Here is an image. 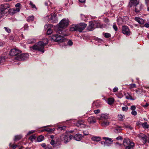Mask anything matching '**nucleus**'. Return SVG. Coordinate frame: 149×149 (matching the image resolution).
Instances as JSON below:
<instances>
[{"label":"nucleus","mask_w":149,"mask_h":149,"mask_svg":"<svg viewBox=\"0 0 149 149\" xmlns=\"http://www.w3.org/2000/svg\"><path fill=\"white\" fill-rule=\"evenodd\" d=\"M60 28H58L56 32L61 34H54L51 36V39L52 41L57 42H65L67 41V39L64 37L67 36L65 32L63 31L61 28H65L69 25V20L68 19H63L58 24Z\"/></svg>","instance_id":"1"},{"label":"nucleus","mask_w":149,"mask_h":149,"mask_svg":"<svg viewBox=\"0 0 149 149\" xmlns=\"http://www.w3.org/2000/svg\"><path fill=\"white\" fill-rule=\"evenodd\" d=\"M45 40L46 41L45 43H44L42 41H40L37 44L31 47L30 48L44 53V47L48 42V40L47 39H45Z\"/></svg>","instance_id":"2"},{"label":"nucleus","mask_w":149,"mask_h":149,"mask_svg":"<svg viewBox=\"0 0 149 149\" xmlns=\"http://www.w3.org/2000/svg\"><path fill=\"white\" fill-rule=\"evenodd\" d=\"M104 27V24L96 22H90L89 25L87 28L89 31H92L96 28H102Z\"/></svg>","instance_id":"3"},{"label":"nucleus","mask_w":149,"mask_h":149,"mask_svg":"<svg viewBox=\"0 0 149 149\" xmlns=\"http://www.w3.org/2000/svg\"><path fill=\"white\" fill-rule=\"evenodd\" d=\"M9 4H4L0 5V18L4 17L8 12V8H10Z\"/></svg>","instance_id":"4"},{"label":"nucleus","mask_w":149,"mask_h":149,"mask_svg":"<svg viewBox=\"0 0 149 149\" xmlns=\"http://www.w3.org/2000/svg\"><path fill=\"white\" fill-rule=\"evenodd\" d=\"M46 20L48 21H51L52 23H57L58 22V19L57 15L55 13L54 14L52 13L49 15H47L46 17Z\"/></svg>","instance_id":"5"},{"label":"nucleus","mask_w":149,"mask_h":149,"mask_svg":"<svg viewBox=\"0 0 149 149\" xmlns=\"http://www.w3.org/2000/svg\"><path fill=\"white\" fill-rule=\"evenodd\" d=\"M137 136L140 140L142 141L143 144L146 143L148 141L149 143V136H147L144 134L140 133Z\"/></svg>","instance_id":"6"},{"label":"nucleus","mask_w":149,"mask_h":149,"mask_svg":"<svg viewBox=\"0 0 149 149\" xmlns=\"http://www.w3.org/2000/svg\"><path fill=\"white\" fill-rule=\"evenodd\" d=\"M29 55L28 54L23 53L19 55L15 58L16 60L19 61H24L28 59Z\"/></svg>","instance_id":"7"},{"label":"nucleus","mask_w":149,"mask_h":149,"mask_svg":"<svg viewBox=\"0 0 149 149\" xmlns=\"http://www.w3.org/2000/svg\"><path fill=\"white\" fill-rule=\"evenodd\" d=\"M22 52L21 50L16 49L14 48L11 49L9 54L11 56H17Z\"/></svg>","instance_id":"8"},{"label":"nucleus","mask_w":149,"mask_h":149,"mask_svg":"<svg viewBox=\"0 0 149 149\" xmlns=\"http://www.w3.org/2000/svg\"><path fill=\"white\" fill-rule=\"evenodd\" d=\"M86 24L84 23H80L77 24V31L80 32H82L86 26Z\"/></svg>","instance_id":"9"},{"label":"nucleus","mask_w":149,"mask_h":149,"mask_svg":"<svg viewBox=\"0 0 149 149\" xmlns=\"http://www.w3.org/2000/svg\"><path fill=\"white\" fill-rule=\"evenodd\" d=\"M75 124L77 126L81 128H86L87 127L84 120H79L75 123Z\"/></svg>","instance_id":"10"},{"label":"nucleus","mask_w":149,"mask_h":149,"mask_svg":"<svg viewBox=\"0 0 149 149\" xmlns=\"http://www.w3.org/2000/svg\"><path fill=\"white\" fill-rule=\"evenodd\" d=\"M122 33L126 35L129 36L131 34V32L128 27L127 26H123L122 27Z\"/></svg>","instance_id":"11"},{"label":"nucleus","mask_w":149,"mask_h":149,"mask_svg":"<svg viewBox=\"0 0 149 149\" xmlns=\"http://www.w3.org/2000/svg\"><path fill=\"white\" fill-rule=\"evenodd\" d=\"M8 14L13 15L14 14L19 12L20 11V9L19 8H14L13 9L8 8Z\"/></svg>","instance_id":"12"},{"label":"nucleus","mask_w":149,"mask_h":149,"mask_svg":"<svg viewBox=\"0 0 149 149\" xmlns=\"http://www.w3.org/2000/svg\"><path fill=\"white\" fill-rule=\"evenodd\" d=\"M103 139L105 140V145L107 146H109L113 143V141L111 138L108 137H103Z\"/></svg>","instance_id":"13"},{"label":"nucleus","mask_w":149,"mask_h":149,"mask_svg":"<svg viewBox=\"0 0 149 149\" xmlns=\"http://www.w3.org/2000/svg\"><path fill=\"white\" fill-rule=\"evenodd\" d=\"M135 12L137 13L139 12L143 8V6L141 3H139L135 4Z\"/></svg>","instance_id":"14"},{"label":"nucleus","mask_w":149,"mask_h":149,"mask_svg":"<svg viewBox=\"0 0 149 149\" xmlns=\"http://www.w3.org/2000/svg\"><path fill=\"white\" fill-rule=\"evenodd\" d=\"M60 139L62 141H64L65 143L69 142L68 139V136L67 135L62 134L60 136Z\"/></svg>","instance_id":"15"},{"label":"nucleus","mask_w":149,"mask_h":149,"mask_svg":"<svg viewBox=\"0 0 149 149\" xmlns=\"http://www.w3.org/2000/svg\"><path fill=\"white\" fill-rule=\"evenodd\" d=\"M132 143H134L131 142L128 138H125L123 141V144L124 146H130V144Z\"/></svg>","instance_id":"16"},{"label":"nucleus","mask_w":149,"mask_h":149,"mask_svg":"<svg viewBox=\"0 0 149 149\" xmlns=\"http://www.w3.org/2000/svg\"><path fill=\"white\" fill-rule=\"evenodd\" d=\"M83 137V136H82L81 134H77L74 136V139L76 141H79L81 140Z\"/></svg>","instance_id":"17"},{"label":"nucleus","mask_w":149,"mask_h":149,"mask_svg":"<svg viewBox=\"0 0 149 149\" xmlns=\"http://www.w3.org/2000/svg\"><path fill=\"white\" fill-rule=\"evenodd\" d=\"M139 2V0H130L128 6L130 7H131L133 5L138 3Z\"/></svg>","instance_id":"18"},{"label":"nucleus","mask_w":149,"mask_h":149,"mask_svg":"<svg viewBox=\"0 0 149 149\" xmlns=\"http://www.w3.org/2000/svg\"><path fill=\"white\" fill-rule=\"evenodd\" d=\"M87 120L90 124L94 123L96 122V120L95 118L93 116H91L89 117Z\"/></svg>","instance_id":"19"},{"label":"nucleus","mask_w":149,"mask_h":149,"mask_svg":"<svg viewBox=\"0 0 149 149\" xmlns=\"http://www.w3.org/2000/svg\"><path fill=\"white\" fill-rule=\"evenodd\" d=\"M125 98L128 100H134L136 99V97H132L131 95L129 93L125 94Z\"/></svg>","instance_id":"20"},{"label":"nucleus","mask_w":149,"mask_h":149,"mask_svg":"<svg viewBox=\"0 0 149 149\" xmlns=\"http://www.w3.org/2000/svg\"><path fill=\"white\" fill-rule=\"evenodd\" d=\"M135 20L137 21L139 23L141 24H143L144 23V21L142 19H141L138 17H135Z\"/></svg>","instance_id":"21"},{"label":"nucleus","mask_w":149,"mask_h":149,"mask_svg":"<svg viewBox=\"0 0 149 149\" xmlns=\"http://www.w3.org/2000/svg\"><path fill=\"white\" fill-rule=\"evenodd\" d=\"M110 123V122L109 121L107 120H104L101 123V125L102 127H107L109 125Z\"/></svg>","instance_id":"22"},{"label":"nucleus","mask_w":149,"mask_h":149,"mask_svg":"<svg viewBox=\"0 0 149 149\" xmlns=\"http://www.w3.org/2000/svg\"><path fill=\"white\" fill-rule=\"evenodd\" d=\"M121 127L120 126H117L115 127L114 130V132L116 133H118L121 132Z\"/></svg>","instance_id":"23"},{"label":"nucleus","mask_w":149,"mask_h":149,"mask_svg":"<svg viewBox=\"0 0 149 149\" xmlns=\"http://www.w3.org/2000/svg\"><path fill=\"white\" fill-rule=\"evenodd\" d=\"M77 25H72L70 28V31H77Z\"/></svg>","instance_id":"24"},{"label":"nucleus","mask_w":149,"mask_h":149,"mask_svg":"<svg viewBox=\"0 0 149 149\" xmlns=\"http://www.w3.org/2000/svg\"><path fill=\"white\" fill-rule=\"evenodd\" d=\"M100 101L97 100L93 102V106H95L97 108H98L100 107Z\"/></svg>","instance_id":"25"},{"label":"nucleus","mask_w":149,"mask_h":149,"mask_svg":"<svg viewBox=\"0 0 149 149\" xmlns=\"http://www.w3.org/2000/svg\"><path fill=\"white\" fill-rule=\"evenodd\" d=\"M134 143H132L130 144V146H125V149H134Z\"/></svg>","instance_id":"26"},{"label":"nucleus","mask_w":149,"mask_h":149,"mask_svg":"<svg viewBox=\"0 0 149 149\" xmlns=\"http://www.w3.org/2000/svg\"><path fill=\"white\" fill-rule=\"evenodd\" d=\"M108 118V116L104 114H102L101 115L100 119L102 120L103 119H107Z\"/></svg>","instance_id":"27"},{"label":"nucleus","mask_w":149,"mask_h":149,"mask_svg":"<svg viewBox=\"0 0 149 149\" xmlns=\"http://www.w3.org/2000/svg\"><path fill=\"white\" fill-rule=\"evenodd\" d=\"M5 61V57L0 56V65L3 64Z\"/></svg>","instance_id":"28"},{"label":"nucleus","mask_w":149,"mask_h":149,"mask_svg":"<svg viewBox=\"0 0 149 149\" xmlns=\"http://www.w3.org/2000/svg\"><path fill=\"white\" fill-rule=\"evenodd\" d=\"M92 140L93 141L98 142L101 140V138L100 137H93L92 138Z\"/></svg>","instance_id":"29"},{"label":"nucleus","mask_w":149,"mask_h":149,"mask_svg":"<svg viewBox=\"0 0 149 149\" xmlns=\"http://www.w3.org/2000/svg\"><path fill=\"white\" fill-rule=\"evenodd\" d=\"M117 23L118 25H120L123 24V19L121 17L118 18L117 19Z\"/></svg>","instance_id":"30"},{"label":"nucleus","mask_w":149,"mask_h":149,"mask_svg":"<svg viewBox=\"0 0 149 149\" xmlns=\"http://www.w3.org/2000/svg\"><path fill=\"white\" fill-rule=\"evenodd\" d=\"M34 19V17L33 16H30L28 17L27 20L28 22H30L33 21Z\"/></svg>","instance_id":"31"},{"label":"nucleus","mask_w":149,"mask_h":149,"mask_svg":"<svg viewBox=\"0 0 149 149\" xmlns=\"http://www.w3.org/2000/svg\"><path fill=\"white\" fill-rule=\"evenodd\" d=\"M114 102V99L113 98H109L108 100V104L109 105L112 104Z\"/></svg>","instance_id":"32"},{"label":"nucleus","mask_w":149,"mask_h":149,"mask_svg":"<svg viewBox=\"0 0 149 149\" xmlns=\"http://www.w3.org/2000/svg\"><path fill=\"white\" fill-rule=\"evenodd\" d=\"M142 126L145 129H147L149 127V125L147 124L146 122H145L144 123L142 124Z\"/></svg>","instance_id":"33"},{"label":"nucleus","mask_w":149,"mask_h":149,"mask_svg":"<svg viewBox=\"0 0 149 149\" xmlns=\"http://www.w3.org/2000/svg\"><path fill=\"white\" fill-rule=\"evenodd\" d=\"M22 138V136L20 135H17L15 136V139H14V141H16Z\"/></svg>","instance_id":"34"},{"label":"nucleus","mask_w":149,"mask_h":149,"mask_svg":"<svg viewBox=\"0 0 149 149\" xmlns=\"http://www.w3.org/2000/svg\"><path fill=\"white\" fill-rule=\"evenodd\" d=\"M118 118L119 120L120 121H122L123 120L124 118V115H122L120 114H118Z\"/></svg>","instance_id":"35"},{"label":"nucleus","mask_w":149,"mask_h":149,"mask_svg":"<svg viewBox=\"0 0 149 149\" xmlns=\"http://www.w3.org/2000/svg\"><path fill=\"white\" fill-rule=\"evenodd\" d=\"M54 129H49V128H48V129H44L43 130H42V132H44V131H47L48 132H52V131H54Z\"/></svg>","instance_id":"36"},{"label":"nucleus","mask_w":149,"mask_h":149,"mask_svg":"<svg viewBox=\"0 0 149 149\" xmlns=\"http://www.w3.org/2000/svg\"><path fill=\"white\" fill-rule=\"evenodd\" d=\"M43 136L42 135H41L38 137L37 139V140L38 142H40L43 140Z\"/></svg>","instance_id":"37"},{"label":"nucleus","mask_w":149,"mask_h":149,"mask_svg":"<svg viewBox=\"0 0 149 149\" xmlns=\"http://www.w3.org/2000/svg\"><path fill=\"white\" fill-rule=\"evenodd\" d=\"M29 5L31 6V7L32 8H35L36 10H37V8L36 7V6L35 5L33 4V2L32 1H30Z\"/></svg>","instance_id":"38"},{"label":"nucleus","mask_w":149,"mask_h":149,"mask_svg":"<svg viewBox=\"0 0 149 149\" xmlns=\"http://www.w3.org/2000/svg\"><path fill=\"white\" fill-rule=\"evenodd\" d=\"M52 32V31L50 29H48L47 32V35H49L51 34Z\"/></svg>","instance_id":"39"},{"label":"nucleus","mask_w":149,"mask_h":149,"mask_svg":"<svg viewBox=\"0 0 149 149\" xmlns=\"http://www.w3.org/2000/svg\"><path fill=\"white\" fill-rule=\"evenodd\" d=\"M36 138L35 136L34 135H33L29 137V140L32 141L33 140L35 139Z\"/></svg>","instance_id":"40"},{"label":"nucleus","mask_w":149,"mask_h":149,"mask_svg":"<svg viewBox=\"0 0 149 149\" xmlns=\"http://www.w3.org/2000/svg\"><path fill=\"white\" fill-rule=\"evenodd\" d=\"M104 36L105 38H108L111 37V35L109 33H104Z\"/></svg>","instance_id":"41"},{"label":"nucleus","mask_w":149,"mask_h":149,"mask_svg":"<svg viewBox=\"0 0 149 149\" xmlns=\"http://www.w3.org/2000/svg\"><path fill=\"white\" fill-rule=\"evenodd\" d=\"M35 42V40L34 39H29L28 40L29 44L33 43Z\"/></svg>","instance_id":"42"},{"label":"nucleus","mask_w":149,"mask_h":149,"mask_svg":"<svg viewBox=\"0 0 149 149\" xmlns=\"http://www.w3.org/2000/svg\"><path fill=\"white\" fill-rule=\"evenodd\" d=\"M4 28L5 29V30L8 33H10L11 32V30L9 28L6 27H4Z\"/></svg>","instance_id":"43"},{"label":"nucleus","mask_w":149,"mask_h":149,"mask_svg":"<svg viewBox=\"0 0 149 149\" xmlns=\"http://www.w3.org/2000/svg\"><path fill=\"white\" fill-rule=\"evenodd\" d=\"M9 146L10 147H12L13 149H15L17 146V145H11V143H10Z\"/></svg>","instance_id":"44"},{"label":"nucleus","mask_w":149,"mask_h":149,"mask_svg":"<svg viewBox=\"0 0 149 149\" xmlns=\"http://www.w3.org/2000/svg\"><path fill=\"white\" fill-rule=\"evenodd\" d=\"M128 109V107L127 106L123 107L122 108V110L123 111H127Z\"/></svg>","instance_id":"45"},{"label":"nucleus","mask_w":149,"mask_h":149,"mask_svg":"<svg viewBox=\"0 0 149 149\" xmlns=\"http://www.w3.org/2000/svg\"><path fill=\"white\" fill-rule=\"evenodd\" d=\"M66 128V126H63L62 127H59L58 129L60 130H65Z\"/></svg>","instance_id":"46"},{"label":"nucleus","mask_w":149,"mask_h":149,"mask_svg":"<svg viewBox=\"0 0 149 149\" xmlns=\"http://www.w3.org/2000/svg\"><path fill=\"white\" fill-rule=\"evenodd\" d=\"M131 114L133 115L136 116L137 115V112L136 111H132L131 112Z\"/></svg>","instance_id":"47"},{"label":"nucleus","mask_w":149,"mask_h":149,"mask_svg":"<svg viewBox=\"0 0 149 149\" xmlns=\"http://www.w3.org/2000/svg\"><path fill=\"white\" fill-rule=\"evenodd\" d=\"M136 87V85L135 84H131L130 85V88L131 89L132 88H135Z\"/></svg>","instance_id":"48"},{"label":"nucleus","mask_w":149,"mask_h":149,"mask_svg":"<svg viewBox=\"0 0 149 149\" xmlns=\"http://www.w3.org/2000/svg\"><path fill=\"white\" fill-rule=\"evenodd\" d=\"M113 29L115 30V31H116L118 30V28L117 26L115 24H113Z\"/></svg>","instance_id":"49"},{"label":"nucleus","mask_w":149,"mask_h":149,"mask_svg":"<svg viewBox=\"0 0 149 149\" xmlns=\"http://www.w3.org/2000/svg\"><path fill=\"white\" fill-rule=\"evenodd\" d=\"M136 109V107L135 105H132L130 107L132 111Z\"/></svg>","instance_id":"50"},{"label":"nucleus","mask_w":149,"mask_h":149,"mask_svg":"<svg viewBox=\"0 0 149 149\" xmlns=\"http://www.w3.org/2000/svg\"><path fill=\"white\" fill-rule=\"evenodd\" d=\"M94 112L95 114H97L98 113H100V110L99 109L96 110H94Z\"/></svg>","instance_id":"51"},{"label":"nucleus","mask_w":149,"mask_h":149,"mask_svg":"<svg viewBox=\"0 0 149 149\" xmlns=\"http://www.w3.org/2000/svg\"><path fill=\"white\" fill-rule=\"evenodd\" d=\"M68 44L70 46H71L72 45L73 42L69 40L68 42Z\"/></svg>","instance_id":"52"},{"label":"nucleus","mask_w":149,"mask_h":149,"mask_svg":"<svg viewBox=\"0 0 149 149\" xmlns=\"http://www.w3.org/2000/svg\"><path fill=\"white\" fill-rule=\"evenodd\" d=\"M83 133L84 135H86L89 134V133L87 131H84L83 132Z\"/></svg>","instance_id":"53"},{"label":"nucleus","mask_w":149,"mask_h":149,"mask_svg":"<svg viewBox=\"0 0 149 149\" xmlns=\"http://www.w3.org/2000/svg\"><path fill=\"white\" fill-rule=\"evenodd\" d=\"M116 139L117 140H122L123 139V138L121 136H119L117 137Z\"/></svg>","instance_id":"54"},{"label":"nucleus","mask_w":149,"mask_h":149,"mask_svg":"<svg viewBox=\"0 0 149 149\" xmlns=\"http://www.w3.org/2000/svg\"><path fill=\"white\" fill-rule=\"evenodd\" d=\"M73 137V136L72 135H71L69 136L68 137V139L69 140V141H70L72 139V138Z\"/></svg>","instance_id":"55"},{"label":"nucleus","mask_w":149,"mask_h":149,"mask_svg":"<svg viewBox=\"0 0 149 149\" xmlns=\"http://www.w3.org/2000/svg\"><path fill=\"white\" fill-rule=\"evenodd\" d=\"M118 90L117 87H115L113 89V92H117Z\"/></svg>","instance_id":"56"},{"label":"nucleus","mask_w":149,"mask_h":149,"mask_svg":"<svg viewBox=\"0 0 149 149\" xmlns=\"http://www.w3.org/2000/svg\"><path fill=\"white\" fill-rule=\"evenodd\" d=\"M55 142L54 140H51V141L50 142V144L52 145H54L55 144Z\"/></svg>","instance_id":"57"},{"label":"nucleus","mask_w":149,"mask_h":149,"mask_svg":"<svg viewBox=\"0 0 149 149\" xmlns=\"http://www.w3.org/2000/svg\"><path fill=\"white\" fill-rule=\"evenodd\" d=\"M145 27L147 28H149V23H147L144 24Z\"/></svg>","instance_id":"58"},{"label":"nucleus","mask_w":149,"mask_h":149,"mask_svg":"<svg viewBox=\"0 0 149 149\" xmlns=\"http://www.w3.org/2000/svg\"><path fill=\"white\" fill-rule=\"evenodd\" d=\"M148 105H149V104L148 103H146V104L145 105H142V107L146 108L147 107Z\"/></svg>","instance_id":"59"},{"label":"nucleus","mask_w":149,"mask_h":149,"mask_svg":"<svg viewBox=\"0 0 149 149\" xmlns=\"http://www.w3.org/2000/svg\"><path fill=\"white\" fill-rule=\"evenodd\" d=\"M21 6V4L20 3H17L15 5V6L17 7H20Z\"/></svg>","instance_id":"60"},{"label":"nucleus","mask_w":149,"mask_h":149,"mask_svg":"<svg viewBox=\"0 0 149 149\" xmlns=\"http://www.w3.org/2000/svg\"><path fill=\"white\" fill-rule=\"evenodd\" d=\"M146 4L147 6H148V5L149 3V0H145Z\"/></svg>","instance_id":"61"},{"label":"nucleus","mask_w":149,"mask_h":149,"mask_svg":"<svg viewBox=\"0 0 149 149\" xmlns=\"http://www.w3.org/2000/svg\"><path fill=\"white\" fill-rule=\"evenodd\" d=\"M41 146H42L43 147L45 148L46 147V144L45 143H42L41 144Z\"/></svg>","instance_id":"62"},{"label":"nucleus","mask_w":149,"mask_h":149,"mask_svg":"<svg viewBox=\"0 0 149 149\" xmlns=\"http://www.w3.org/2000/svg\"><path fill=\"white\" fill-rule=\"evenodd\" d=\"M101 143L102 145H104V146H106L105 145V141L101 142Z\"/></svg>","instance_id":"63"},{"label":"nucleus","mask_w":149,"mask_h":149,"mask_svg":"<svg viewBox=\"0 0 149 149\" xmlns=\"http://www.w3.org/2000/svg\"><path fill=\"white\" fill-rule=\"evenodd\" d=\"M79 1L80 2L83 3L85 2L86 0H79Z\"/></svg>","instance_id":"64"}]
</instances>
